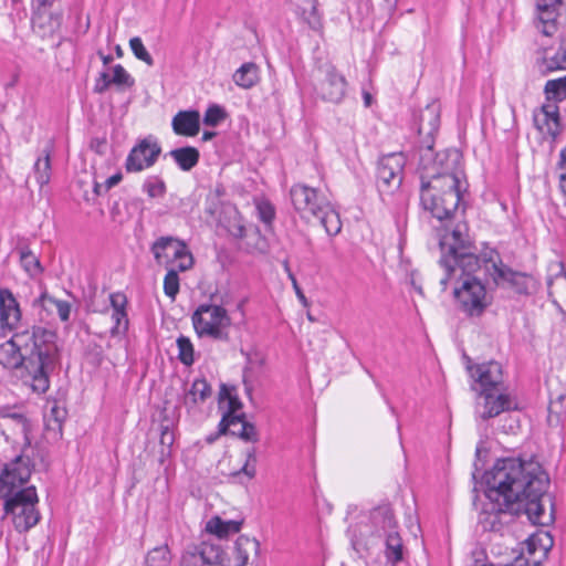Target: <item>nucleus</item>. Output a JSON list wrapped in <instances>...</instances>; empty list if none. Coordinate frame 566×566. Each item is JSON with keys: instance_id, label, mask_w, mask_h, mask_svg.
<instances>
[{"instance_id": "obj_23", "label": "nucleus", "mask_w": 566, "mask_h": 566, "mask_svg": "<svg viewBox=\"0 0 566 566\" xmlns=\"http://www.w3.org/2000/svg\"><path fill=\"white\" fill-rule=\"evenodd\" d=\"M557 59L562 62L559 69H566V45L562 46L556 54ZM544 92L546 99L549 103L562 102L566 98V75L556 80L546 82Z\"/></svg>"}, {"instance_id": "obj_4", "label": "nucleus", "mask_w": 566, "mask_h": 566, "mask_svg": "<svg viewBox=\"0 0 566 566\" xmlns=\"http://www.w3.org/2000/svg\"><path fill=\"white\" fill-rule=\"evenodd\" d=\"M469 371L479 385L475 415L482 420L495 418L504 411L516 408L513 398L503 389L502 365L491 360L470 366Z\"/></svg>"}, {"instance_id": "obj_45", "label": "nucleus", "mask_w": 566, "mask_h": 566, "mask_svg": "<svg viewBox=\"0 0 566 566\" xmlns=\"http://www.w3.org/2000/svg\"><path fill=\"white\" fill-rule=\"evenodd\" d=\"M129 46L136 59L145 62L148 66L154 65V59L143 44V41L140 38L135 36L129 40Z\"/></svg>"}, {"instance_id": "obj_60", "label": "nucleus", "mask_w": 566, "mask_h": 566, "mask_svg": "<svg viewBox=\"0 0 566 566\" xmlns=\"http://www.w3.org/2000/svg\"><path fill=\"white\" fill-rule=\"evenodd\" d=\"M104 187H105V184H98V182H95L94 185V192L97 195V196H101L103 193H105L106 191H104Z\"/></svg>"}, {"instance_id": "obj_44", "label": "nucleus", "mask_w": 566, "mask_h": 566, "mask_svg": "<svg viewBox=\"0 0 566 566\" xmlns=\"http://www.w3.org/2000/svg\"><path fill=\"white\" fill-rule=\"evenodd\" d=\"M144 191L147 192V195L150 198H159L163 197L166 192V185L163 179L159 177L153 176L146 179V181L143 185Z\"/></svg>"}, {"instance_id": "obj_27", "label": "nucleus", "mask_w": 566, "mask_h": 566, "mask_svg": "<svg viewBox=\"0 0 566 566\" xmlns=\"http://www.w3.org/2000/svg\"><path fill=\"white\" fill-rule=\"evenodd\" d=\"M242 521H224L219 516L211 517L206 523V532L216 535L219 539L227 538L230 534L240 532Z\"/></svg>"}, {"instance_id": "obj_33", "label": "nucleus", "mask_w": 566, "mask_h": 566, "mask_svg": "<svg viewBox=\"0 0 566 566\" xmlns=\"http://www.w3.org/2000/svg\"><path fill=\"white\" fill-rule=\"evenodd\" d=\"M315 218L319 220L328 235H336L340 232L342 222L339 214L333 209L329 202Z\"/></svg>"}, {"instance_id": "obj_56", "label": "nucleus", "mask_w": 566, "mask_h": 566, "mask_svg": "<svg viewBox=\"0 0 566 566\" xmlns=\"http://www.w3.org/2000/svg\"><path fill=\"white\" fill-rule=\"evenodd\" d=\"M562 4V0H536L537 8H548L558 10Z\"/></svg>"}, {"instance_id": "obj_61", "label": "nucleus", "mask_w": 566, "mask_h": 566, "mask_svg": "<svg viewBox=\"0 0 566 566\" xmlns=\"http://www.w3.org/2000/svg\"><path fill=\"white\" fill-rule=\"evenodd\" d=\"M363 97H364V103H365V106L366 107H369L371 105V101H373V96L370 93L368 92H364L363 93Z\"/></svg>"}, {"instance_id": "obj_39", "label": "nucleus", "mask_w": 566, "mask_h": 566, "mask_svg": "<svg viewBox=\"0 0 566 566\" xmlns=\"http://www.w3.org/2000/svg\"><path fill=\"white\" fill-rule=\"evenodd\" d=\"M557 11L548 8H537L538 20L543 24L542 32L545 35H552L556 30L555 21L557 18Z\"/></svg>"}, {"instance_id": "obj_43", "label": "nucleus", "mask_w": 566, "mask_h": 566, "mask_svg": "<svg viewBox=\"0 0 566 566\" xmlns=\"http://www.w3.org/2000/svg\"><path fill=\"white\" fill-rule=\"evenodd\" d=\"M244 420L243 413L232 415V412H226L219 423V433L227 434L231 433V430L240 429Z\"/></svg>"}, {"instance_id": "obj_1", "label": "nucleus", "mask_w": 566, "mask_h": 566, "mask_svg": "<svg viewBox=\"0 0 566 566\" xmlns=\"http://www.w3.org/2000/svg\"><path fill=\"white\" fill-rule=\"evenodd\" d=\"M484 480L486 502L479 513L483 531L499 532L520 514H525L534 525L553 523V503L547 494L549 478L539 462L500 459Z\"/></svg>"}, {"instance_id": "obj_17", "label": "nucleus", "mask_w": 566, "mask_h": 566, "mask_svg": "<svg viewBox=\"0 0 566 566\" xmlns=\"http://www.w3.org/2000/svg\"><path fill=\"white\" fill-rule=\"evenodd\" d=\"M321 77L315 85L317 95L327 102L339 103L343 101L347 82L343 74L332 64H326L318 69Z\"/></svg>"}, {"instance_id": "obj_24", "label": "nucleus", "mask_w": 566, "mask_h": 566, "mask_svg": "<svg viewBox=\"0 0 566 566\" xmlns=\"http://www.w3.org/2000/svg\"><path fill=\"white\" fill-rule=\"evenodd\" d=\"M53 149L54 143L50 139L42 151V156L36 158L33 166L35 179L41 187L48 185L51 178V154Z\"/></svg>"}, {"instance_id": "obj_62", "label": "nucleus", "mask_w": 566, "mask_h": 566, "mask_svg": "<svg viewBox=\"0 0 566 566\" xmlns=\"http://www.w3.org/2000/svg\"><path fill=\"white\" fill-rule=\"evenodd\" d=\"M216 135H217V133H216V132L206 130V132H203V134H202V140H203V142L210 140V139H212Z\"/></svg>"}, {"instance_id": "obj_34", "label": "nucleus", "mask_w": 566, "mask_h": 566, "mask_svg": "<svg viewBox=\"0 0 566 566\" xmlns=\"http://www.w3.org/2000/svg\"><path fill=\"white\" fill-rule=\"evenodd\" d=\"M18 251L20 264L30 276L34 277L43 272L39 258L28 247H21Z\"/></svg>"}, {"instance_id": "obj_21", "label": "nucleus", "mask_w": 566, "mask_h": 566, "mask_svg": "<svg viewBox=\"0 0 566 566\" xmlns=\"http://www.w3.org/2000/svg\"><path fill=\"white\" fill-rule=\"evenodd\" d=\"M369 518L379 536L390 533V531H395L398 527L392 507L388 502L374 507L370 511Z\"/></svg>"}, {"instance_id": "obj_53", "label": "nucleus", "mask_w": 566, "mask_h": 566, "mask_svg": "<svg viewBox=\"0 0 566 566\" xmlns=\"http://www.w3.org/2000/svg\"><path fill=\"white\" fill-rule=\"evenodd\" d=\"M283 266H284V270H285V272H286V274H287V277L290 279V281H291L292 285H293V289H294V291H295V293H296V295H297L298 300H300L302 303L306 304V297H305V295H304V293H303L302 289L300 287V285H298V283H297V280H296L295 275L293 274V272H292V270H291V268H290V265H289V262H287V261H285V262L283 263Z\"/></svg>"}, {"instance_id": "obj_59", "label": "nucleus", "mask_w": 566, "mask_h": 566, "mask_svg": "<svg viewBox=\"0 0 566 566\" xmlns=\"http://www.w3.org/2000/svg\"><path fill=\"white\" fill-rule=\"evenodd\" d=\"M531 560L523 556L517 557L514 564H505L503 566H530Z\"/></svg>"}, {"instance_id": "obj_9", "label": "nucleus", "mask_w": 566, "mask_h": 566, "mask_svg": "<svg viewBox=\"0 0 566 566\" xmlns=\"http://www.w3.org/2000/svg\"><path fill=\"white\" fill-rule=\"evenodd\" d=\"M418 134L423 136L419 146V167L421 169H429L439 160L438 155L434 153V134L440 126V107L438 104H429L420 111L417 117Z\"/></svg>"}, {"instance_id": "obj_16", "label": "nucleus", "mask_w": 566, "mask_h": 566, "mask_svg": "<svg viewBox=\"0 0 566 566\" xmlns=\"http://www.w3.org/2000/svg\"><path fill=\"white\" fill-rule=\"evenodd\" d=\"M227 554L220 545L201 542L188 546L180 558V566H218L223 565Z\"/></svg>"}, {"instance_id": "obj_41", "label": "nucleus", "mask_w": 566, "mask_h": 566, "mask_svg": "<svg viewBox=\"0 0 566 566\" xmlns=\"http://www.w3.org/2000/svg\"><path fill=\"white\" fill-rule=\"evenodd\" d=\"M177 347H178V358L179 360L186 365L190 366L193 364V346L190 339L184 335L177 338Z\"/></svg>"}, {"instance_id": "obj_19", "label": "nucleus", "mask_w": 566, "mask_h": 566, "mask_svg": "<svg viewBox=\"0 0 566 566\" xmlns=\"http://www.w3.org/2000/svg\"><path fill=\"white\" fill-rule=\"evenodd\" d=\"M22 317L20 305L13 293L7 287H0V325L2 329L18 328Z\"/></svg>"}, {"instance_id": "obj_54", "label": "nucleus", "mask_w": 566, "mask_h": 566, "mask_svg": "<svg viewBox=\"0 0 566 566\" xmlns=\"http://www.w3.org/2000/svg\"><path fill=\"white\" fill-rule=\"evenodd\" d=\"M111 306L114 313L126 312L127 298L123 293H114L109 296Z\"/></svg>"}, {"instance_id": "obj_5", "label": "nucleus", "mask_w": 566, "mask_h": 566, "mask_svg": "<svg viewBox=\"0 0 566 566\" xmlns=\"http://www.w3.org/2000/svg\"><path fill=\"white\" fill-rule=\"evenodd\" d=\"M475 272L463 271L459 266H453V271H444V276L440 280L442 290L447 289L451 280H455L454 298L460 308L471 317L481 316L492 303V296L488 294L481 280L474 275Z\"/></svg>"}, {"instance_id": "obj_48", "label": "nucleus", "mask_w": 566, "mask_h": 566, "mask_svg": "<svg viewBox=\"0 0 566 566\" xmlns=\"http://www.w3.org/2000/svg\"><path fill=\"white\" fill-rule=\"evenodd\" d=\"M231 434L238 436L240 439L248 442H255L258 440V432L254 424L247 420L241 423L240 429L231 430Z\"/></svg>"}, {"instance_id": "obj_42", "label": "nucleus", "mask_w": 566, "mask_h": 566, "mask_svg": "<svg viewBox=\"0 0 566 566\" xmlns=\"http://www.w3.org/2000/svg\"><path fill=\"white\" fill-rule=\"evenodd\" d=\"M112 71V82L118 88H129L134 86V77L124 69L123 65L116 64Z\"/></svg>"}, {"instance_id": "obj_57", "label": "nucleus", "mask_w": 566, "mask_h": 566, "mask_svg": "<svg viewBox=\"0 0 566 566\" xmlns=\"http://www.w3.org/2000/svg\"><path fill=\"white\" fill-rule=\"evenodd\" d=\"M229 410L228 412H232V415H237L235 412L242 408V402L237 396L229 395Z\"/></svg>"}, {"instance_id": "obj_10", "label": "nucleus", "mask_w": 566, "mask_h": 566, "mask_svg": "<svg viewBox=\"0 0 566 566\" xmlns=\"http://www.w3.org/2000/svg\"><path fill=\"white\" fill-rule=\"evenodd\" d=\"M150 251L156 263L166 269L177 266L180 272H185L193 265V256L187 244L176 237H159L151 244Z\"/></svg>"}, {"instance_id": "obj_40", "label": "nucleus", "mask_w": 566, "mask_h": 566, "mask_svg": "<svg viewBox=\"0 0 566 566\" xmlns=\"http://www.w3.org/2000/svg\"><path fill=\"white\" fill-rule=\"evenodd\" d=\"M228 114L226 109L218 105L211 104L207 108L203 115V124L207 126L216 127L227 118Z\"/></svg>"}, {"instance_id": "obj_29", "label": "nucleus", "mask_w": 566, "mask_h": 566, "mask_svg": "<svg viewBox=\"0 0 566 566\" xmlns=\"http://www.w3.org/2000/svg\"><path fill=\"white\" fill-rule=\"evenodd\" d=\"M259 551V542L245 535L237 538L233 546V556L235 566H245L252 553L256 554Z\"/></svg>"}, {"instance_id": "obj_7", "label": "nucleus", "mask_w": 566, "mask_h": 566, "mask_svg": "<svg viewBox=\"0 0 566 566\" xmlns=\"http://www.w3.org/2000/svg\"><path fill=\"white\" fill-rule=\"evenodd\" d=\"M2 497L4 514L12 517L14 528L19 533L28 532L39 523L40 513L36 509L39 499L35 486H20L12 491L4 489Z\"/></svg>"}, {"instance_id": "obj_50", "label": "nucleus", "mask_w": 566, "mask_h": 566, "mask_svg": "<svg viewBox=\"0 0 566 566\" xmlns=\"http://www.w3.org/2000/svg\"><path fill=\"white\" fill-rule=\"evenodd\" d=\"M255 464H256L255 449L252 448L251 450L248 451L247 461L240 472H243L249 479H253L256 473Z\"/></svg>"}, {"instance_id": "obj_15", "label": "nucleus", "mask_w": 566, "mask_h": 566, "mask_svg": "<svg viewBox=\"0 0 566 566\" xmlns=\"http://www.w3.org/2000/svg\"><path fill=\"white\" fill-rule=\"evenodd\" d=\"M161 147L156 137L149 135L140 140L130 149L126 161L125 169L127 172H140L155 165Z\"/></svg>"}, {"instance_id": "obj_11", "label": "nucleus", "mask_w": 566, "mask_h": 566, "mask_svg": "<svg viewBox=\"0 0 566 566\" xmlns=\"http://www.w3.org/2000/svg\"><path fill=\"white\" fill-rule=\"evenodd\" d=\"M192 324L199 336H210L213 339L226 340L228 334L224 329L230 326L231 319L222 306L202 304L195 311Z\"/></svg>"}, {"instance_id": "obj_55", "label": "nucleus", "mask_w": 566, "mask_h": 566, "mask_svg": "<svg viewBox=\"0 0 566 566\" xmlns=\"http://www.w3.org/2000/svg\"><path fill=\"white\" fill-rule=\"evenodd\" d=\"M174 441H175V434L169 429V427L168 426L161 427L160 444L163 447H166L167 449H170V447L172 446Z\"/></svg>"}, {"instance_id": "obj_38", "label": "nucleus", "mask_w": 566, "mask_h": 566, "mask_svg": "<svg viewBox=\"0 0 566 566\" xmlns=\"http://www.w3.org/2000/svg\"><path fill=\"white\" fill-rule=\"evenodd\" d=\"M178 272L180 271L177 266L168 268L164 277V292L171 301H175L179 293L180 280Z\"/></svg>"}, {"instance_id": "obj_8", "label": "nucleus", "mask_w": 566, "mask_h": 566, "mask_svg": "<svg viewBox=\"0 0 566 566\" xmlns=\"http://www.w3.org/2000/svg\"><path fill=\"white\" fill-rule=\"evenodd\" d=\"M482 266L495 286L509 287L521 295H528L536 287V281L531 274L507 266L495 250L483 252Z\"/></svg>"}, {"instance_id": "obj_3", "label": "nucleus", "mask_w": 566, "mask_h": 566, "mask_svg": "<svg viewBox=\"0 0 566 566\" xmlns=\"http://www.w3.org/2000/svg\"><path fill=\"white\" fill-rule=\"evenodd\" d=\"M459 157L457 150H444L433 167L421 169V206L441 221L450 219L461 201Z\"/></svg>"}, {"instance_id": "obj_52", "label": "nucleus", "mask_w": 566, "mask_h": 566, "mask_svg": "<svg viewBox=\"0 0 566 566\" xmlns=\"http://www.w3.org/2000/svg\"><path fill=\"white\" fill-rule=\"evenodd\" d=\"M33 460L30 459L28 454H20L19 457H23L24 461L30 463V469L32 470L35 467V459H39L40 463L44 467H49V462L46 461V453L44 450L35 448L32 450Z\"/></svg>"}, {"instance_id": "obj_63", "label": "nucleus", "mask_w": 566, "mask_h": 566, "mask_svg": "<svg viewBox=\"0 0 566 566\" xmlns=\"http://www.w3.org/2000/svg\"><path fill=\"white\" fill-rule=\"evenodd\" d=\"M99 55H101V59H102L104 65H108L113 61L112 55H104L102 53H99Z\"/></svg>"}, {"instance_id": "obj_32", "label": "nucleus", "mask_w": 566, "mask_h": 566, "mask_svg": "<svg viewBox=\"0 0 566 566\" xmlns=\"http://www.w3.org/2000/svg\"><path fill=\"white\" fill-rule=\"evenodd\" d=\"M527 553L531 556L539 554V558L546 557L549 548L553 545V539L548 533H538L530 536L525 542Z\"/></svg>"}, {"instance_id": "obj_13", "label": "nucleus", "mask_w": 566, "mask_h": 566, "mask_svg": "<svg viewBox=\"0 0 566 566\" xmlns=\"http://www.w3.org/2000/svg\"><path fill=\"white\" fill-rule=\"evenodd\" d=\"M290 198L295 211L307 221L319 214L329 202L317 189L304 184L293 185L290 189Z\"/></svg>"}, {"instance_id": "obj_51", "label": "nucleus", "mask_w": 566, "mask_h": 566, "mask_svg": "<svg viewBox=\"0 0 566 566\" xmlns=\"http://www.w3.org/2000/svg\"><path fill=\"white\" fill-rule=\"evenodd\" d=\"M111 85H114L112 82V75L107 71H103L99 73L98 77L95 81L94 92L97 94H103L106 92Z\"/></svg>"}, {"instance_id": "obj_49", "label": "nucleus", "mask_w": 566, "mask_h": 566, "mask_svg": "<svg viewBox=\"0 0 566 566\" xmlns=\"http://www.w3.org/2000/svg\"><path fill=\"white\" fill-rule=\"evenodd\" d=\"M559 188L564 196H566V147L560 150L559 159L557 163Z\"/></svg>"}, {"instance_id": "obj_47", "label": "nucleus", "mask_w": 566, "mask_h": 566, "mask_svg": "<svg viewBox=\"0 0 566 566\" xmlns=\"http://www.w3.org/2000/svg\"><path fill=\"white\" fill-rule=\"evenodd\" d=\"M259 219L266 226H271L275 218V208L268 200H261L256 203Z\"/></svg>"}, {"instance_id": "obj_35", "label": "nucleus", "mask_w": 566, "mask_h": 566, "mask_svg": "<svg viewBox=\"0 0 566 566\" xmlns=\"http://www.w3.org/2000/svg\"><path fill=\"white\" fill-rule=\"evenodd\" d=\"M384 536L387 559L394 564L400 562L402 559V541L398 531H390Z\"/></svg>"}, {"instance_id": "obj_18", "label": "nucleus", "mask_w": 566, "mask_h": 566, "mask_svg": "<svg viewBox=\"0 0 566 566\" xmlns=\"http://www.w3.org/2000/svg\"><path fill=\"white\" fill-rule=\"evenodd\" d=\"M31 476L30 463L24 461L23 457H15L10 463L6 464L0 474V497L3 490L12 491L23 486Z\"/></svg>"}, {"instance_id": "obj_26", "label": "nucleus", "mask_w": 566, "mask_h": 566, "mask_svg": "<svg viewBox=\"0 0 566 566\" xmlns=\"http://www.w3.org/2000/svg\"><path fill=\"white\" fill-rule=\"evenodd\" d=\"M52 306L56 308L57 315L63 323L69 322L72 305L67 301L57 300L49 295L45 291L32 301V307L49 310Z\"/></svg>"}, {"instance_id": "obj_64", "label": "nucleus", "mask_w": 566, "mask_h": 566, "mask_svg": "<svg viewBox=\"0 0 566 566\" xmlns=\"http://www.w3.org/2000/svg\"><path fill=\"white\" fill-rule=\"evenodd\" d=\"M18 81H19V75H18V74H15V75H13V77H12L11 82H10L9 84H7V85H6V87H7V88H9V87H13V86L18 83Z\"/></svg>"}, {"instance_id": "obj_22", "label": "nucleus", "mask_w": 566, "mask_h": 566, "mask_svg": "<svg viewBox=\"0 0 566 566\" xmlns=\"http://www.w3.org/2000/svg\"><path fill=\"white\" fill-rule=\"evenodd\" d=\"M0 426L4 429L12 430L13 434L21 436L23 439V452L25 448L31 447L30 431L31 426L28 418L19 412H8L0 416Z\"/></svg>"}, {"instance_id": "obj_20", "label": "nucleus", "mask_w": 566, "mask_h": 566, "mask_svg": "<svg viewBox=\"0 0 566 566\" xmlns=\"http://www.w3.org/2000/svg\"><path fill=\"white\" fill-rule=\"evenodd\" d=\"M176 135L193 137L200 132V113L196 109L179 111L171 120Z\"/></svg>"}, {"instance_id": "obj_12", "label": "nucleus", "mask_w": 566, "mask_h": 566, "mask_svg": "<svg viewBox=\"0 0 566 566\" xmlns=\"http://www.w3.org/2000/svg\"><path fill=\"white\" fill-rule=\"evenodd\" d=\"M57 0H33L31 27L42 39L53 38L61 29L63 13L54 7Z\"/></svg>"}, {"instance_id": "obj_58", "label": "nucleus", "mask_w": 566, "mask_h": 566, "mask_svg": "<svg viewBox=\"0 0 566 566\" xmlns=\"http://www.w3.org/2000/svg\"><path fill=\"white\" fill-rule=\"evenodd\" d=\"M122 178H123L122 174H115V175L111 176L109 178H107L106 181L104 182L105 184L104 191H108L111 188H113L114 186L119 184Z\"/></svg>"}, {"instance_id": "obj_37", "label": "nucleus", "mask_w": 566, "mask_h": 566, "mask_svg": "<svg viewBox=\"0 0 566 566\" xmlns=\"http://www.w3.org/2000/svg\"><path fill=\"white\" fill-rule=\"evenodd\" d=\"M170 562V549L167 544H164L147 553L145 566H169Z\"/></svg>"}, {"instance_id": "obj_36", "label": "nucleus", "mask_w": 566, "mask_h": 566, "mask_svg": "<svg viewBox=\"0 0 566 566\" xmlns=\"http://www.w3.org/2000/svg\"><path fill=\"white\" fill-rule=\"evenodd\" d=\"M302 19L314 31H322V15L317 10V0H307V7L301 9Z\"/></svg>"}, {"instance_id": "obj_14", "label": "nucleus", "mask_w": 566, "mask_h": 566, "mask_svg": "<svg viewBox=\"0 0 566 566\" xmlns=\"http://www.w3.org/2000/svg\"><path fill=\"white\" fill-rule=\"evenodd\" d=\"M405 164L406 159L401 153H391L380 158L377 167V186L381 193L392 192L400 187Z\"/></svg>"}, {"instance_id": "obj_30", "label": "nucleus", "mask_w": 566, "mask_h": 566, "mask_svg": "<svg viewBox=\"0 0 566 566\" xmlns=\"http://www.w3.org/2000/svg\"><path fill=\"white\" fill-rule=\"evenodd\" d=\"M184 171L191 170L199 161V150L191 146L176 148L168 154Z\"/></svg>"}, {"instance_id": "obj_28", "label": "nucleus", "mask_w": 566, "mask_h": 566, "mask_svg": "<svg viewBox=\"0 0 566 566\" xmlns=\"http://www.w3.org/2000/svg\"><path fill=\"white\" fill-rule=\"evenodd\" d=\"M211 386L205 378L196 379L185 395L184 405L193 408L198 403L205 402L211 396Z\"/></svg>"}, {"instance_id": "obj_6", "label": "nucleus", "mask_w": 566, "mask_h": 566, "mask_svg": "<svg viewBox=\"0 0 566 566\" xmlns=\"http://www.w3.org/2000/svg\"><path fill=\"white\" fill-rule=\"evenodd\" d=\"M440 247L442 255L439 263L444 271L452 272L453 266L463 271H479L482 268V256L479 258L471 251L465 224H457L450 237L440 242Z\"/></svg>"}, {"instance_id": "obj_31", "label": "nucleus", "mask_w": 566, "mask_h": 566, "mask_svg": "<svg viewBox=\"0 0 566 566\" xmlns=\"http://www.w3.org/2000/svg\"><path fill=\"white\" fill-rule=\"evenodd\" d=\"M258 80V66L252 62L242 64L233 74V82L244 90L253 87Z\"/></svg>"}, {"instance_id": "obj_25", "label": "nucleus", "mask_w": 566, "mask_h": 566, "mask_svg": "<svg viewBox=\"0 0 566 566\" xmlns=\"http://www.w3.org/2000/svg\"><path fill=\"white\" fill-rule=\"evenodd\" d=\"M541 111L543 115V125L539 124L538 117L535 116L534 119L537 127L543 130L545 126L547 134L556 137L562 130L558 106L555 103L548 102L542 106Z\"/></svg>"}, {"instance_id": "obj_46", "label": "nucleus", "mask_w": 566, "mask_h": 566, "mask_svg": "<svg viewBox=\"0 0 566 566\" xmlns=\"http://www.w3.org/2000/svg\"><path fill=\"white\" fill-rule=\"evenodd\" d=\"M112 321L114 323L113 327L111 328L112 336H120L127 333L129 321L126 312H113Z\"/></svg>"}, {"instance_id": "obj_2", "label": "nucleus", "mask_w": 566, "mask_h": 566, "mask_svg": "<svg viewBox=\"0 0 566 566\" xmlns=\"http://www.w3.org/2000/svg\"><path fill=\"white\" fill-rule=\"evenodd\" d=\"M57 333L40 325L18 331L0 344V365L20 371V379L38 395L50 388V376L60 363Z\"/></svg>"}]
</instances>
